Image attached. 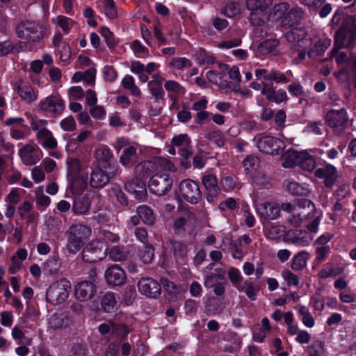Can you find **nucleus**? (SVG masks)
Returning a JSON list of instances; mask_svg holds the SVG:
<instances>
[{
	"mask_svg": "<svg viewBox=\"0 0 356 356\" xmlns=\"http://www.w3.org/2000/svg\"><path fill=\"white\" fill-rule=\"evenodd\" d=\"M175 170V165L170 160L162 157L145 161L135 168L136 173L140 177L152 175L149 181V189L159 196L165 195L171 189L173 179L168 172Z\"/></svg>",
	"mask_w": 356,
	"mask_h": 356,
	"instance_id": "1",
	"label": "nucleus"
},
{
	"mask_svg": "<svg viewBox=\"0 0 356 356\" xmlns=\"http://www.w3.org/2000/svg\"><path fill=\"white\" fill-rule=\"evenodd\" d=\"M15 31L17 37L24 40L21 45L29 51L37 50L50 34L48 24L40 21H23L17 25Z\"/></svg>",
	"mask_w": 356,
	"mask_h": 356,
	"instance_id": "2",
	"label": "nucleus"
},
{
	"mask_svg": "<svg viewBox=\"0 0 356 356\" xmlns=\"http://www.w3.org/2000/svg\"><path fill=\"white\" fill-rule=\"evenodd\" d=\"M281 209L290 214L288 221L294 227H298L304 220L314 217L316 212L314 204L307 199L298 200L293 203H283Z\"/></svg>",
	"mask_w": 356,
	"mask_h": 356,
	"instance_id": "3",
	"label": "nucleus"
},
{
	"mask_svg": "<svg viewBox=\"0 0 356 356\" xmlns=\"http://www.w3.org/2000/svg\"><path fill=\"white\" fill-rule=\"evenodd\" d=\"M67 250L71 254L80 250L91 234V229L82 224L72 225L67 232Z\"/></svg>",
	"mask_w": 356,
	"mask_h": 356,
	"instance_id": "4",
	"label": "nucleus"
},
{
	"mask_svg": "<svg viewBox=\"0 0 356 356\" xmlns=\"http://www.w3.org/2000/svg\"><path fill=\"white\" fill-rule=\"evenodd\" d=\"M71 288L70 282L65 278L54 282L47 290V302L54 305L63 303L68 298Z\"/></svg>",
	"mask_w": 356,
	"mask_h": 356,
	"instance_id": "5",
	"label": "nucleus"
},
{
	"mask_svg": "<svg viewBox=\"0 0 356 356\" xmlns=\"http://www.w3.org/2000/svg\"><path fill=\"white\" fill-rule=\"evenodd\" d=\"M348 26L339 28L335 33L334 44L339 49L353 48L356 45V24L355 19L346 21Z\"/></svg>",
	"mask_w": 356,
	"mask_h": 356,
	"instance_id": "6",
	"label": "nucleus"
},
{
	"mask_svg": "<svg viewBox=\"0 0 356 356\" xmlns=\"http://www.w3.org/2000/svg\"><path fill=\"white\" fill-rule=\"evenodd\" d=\"M107 253L105 243L100 241H92L82 251V259L88 263H95L103 259Z\"/></svg>",
	"mask_w": 356,
	"mask_h": 356,
	"instance_id": "7",
	"label": "nucleus"
},
{
	"mask_svg": "<svg viewBox=\"0 0 356 356\" xmlns=\"http://www.w3.org/2000/svg\"><path fill=\"white\" fill-rule=\"evenodd\" d=\"M255 140L259 151L267 154H279L284 147L282 140L271 136H260Z\"/></svg>",
	"mask_w": 356,
	"mask_h": 356,
	"instance_id": "8",
	"label": "nucleus"
},
{
	"mask_svg": "<svg viewBox=\"0 0 356 356\" xmlns=\"http://www.w3.org/2000/svg\"><path fill=\"white\" fill-rule=\"evenodd\" d=\"M40 108L51 117L60 115L65 109V102L58 95L47 96L39 102Z\"/></svg>",
	"mask_w": 356,
	"mask_h": 356,
	"instance_id": "9",
	"label": "nucleus"
},
{
	"mask_svg": "<svg viewBox=\"0 0 356 356\" xmlns=\"http://www.w3.org/2000/svg\"><path fill=\"white\" fill-rule=\"evenodd\" d=\"M181 196L188 202L197 203L202 197V193L197 182L191 179L183 180L179 184Z\"/></svg>",
	"mask_w": 356,
	"mask_h": 356,
	"instance_id": "10",
	"label": "nucleus"
},
{
	"mask_svg": "<svg viewBox=\"0 0 356 356\" xmlns=\"http://www.w3.org/2000/svg\"><path fill=\"white\" fill-rule=\"evenodd\" d=\"M325 122L328 126L336 131H342L348 124V113L344 108L339 110H330L325 118Z\"/></svg>",
	"mask_w": 356,
	"mask_h": 356,
	"instance_id": "11",
	"label": "nucleus"
},
{
	"mask_svg": "<svg viewBox=\"0 0 356 356\" xmlns=\"http://www.w3.org/2000/svg\"><path fill=\"white\" fill-rule=\"evenodd\" d=\"M97 291L96 285L91 281H81L74 286L75 298L80 302H86L91 300Z\"/></svg>",
	"mask_w": 356,
	"mask_h": 356,
	"instance_id": "12",
	"label": "nucleus"
},
{
	"mask_svg": "<svg viewBox=\"0 0 356 356\" xmlns=\"http://www.w3.org/2000/svg\"><path fill=\"white\" fill-rule=\"evenodd\" d=\"M118 170L115 169L111 172V177L102 168L97 166L93 168L90 175L89 184L93 188H102L110 181V179L117 175Z\"/></svg>",
	"mask_w": 356,
	"mask_h": 356,
	"instance_id": "13",
	"label": "nucleus"
},
{
	"mask_svg": "<svg viewBox=\"0 0 356 356\" xmlns=\"http://www.w3.org/2000/svg\"><path fill=\"white\" fill-rule=\"evenodd\" d=\"M139 291L149 298H155L161 294V286L156 280L152 277H143L138 282Z\"/></svg>",
	"mask_w": 356,
	"mask_h": 356,
	"instance_id": "14",
	"label": "nucleus"
},
{
	"mask_svg": "<svg viewBox=\"0 0 356 356\" xmlns=\"http://www.w3.org/2000/svg\"><path fill=\"white\" fill-rule=\"evenodd\" d=\"M22 163L26 165H32L38 163L41 159V152L39 147L31 144H26L19 151Z\"/></svg>",
	"mask_w": 356,
	"mask_h": 356,
	"instance_id": "15",
	"label": "nucleus"
},
{
	"mask_svg": "<svg viewBox=\"0 0 356 356\" xmlns=\"http://www.w3.org/2000/svg\"><path fill=\"white\" fill-rule=\"evenodd\" d=\"M315 176L318 179H323L325 186L331 188L337 180L338 172L334 165L326 164L315 171Z\"/></svg>",
	"mask_w": 356,
	"mask_h": 356,
	"instance_id": "16",
	"label": "nucleus"
},
{
	"mask_svg": "<svg viewBox=\"0 0 356 356\" xmlns=\"http://www.w3.org/2000/svg\"><path fill=\"white\" fill-rule=\"evenodd\" d=\"M202 182L206 190L207 201L210 203L213 202L214 199L220 194L216 177L212 174L204 175Z\"/></svg>",
	"mask_w": 356,
	"mask_h": 356,
	"instance_id": "17",
	"label": "nucleus"
},
{
	"mask_svg": "<svg viewBox=\"0 0 356 356\" xmlns=\"http://www.w3.org/2000/svg\"><path fill=\"white\" fill-rule=\"evenodd\" d=\"M104 276L107 283L113 286H121L127 279L124 270L118 265H113L108 268Z\"/></svg>",
	"mask_w": 356,
	"mask_h": 356,
	"instance_id": "18",
	"label": "nucleus"
},
{
	"mask_svg": "<svg viewBox=\"0 0 356 356\" xmlns=\"http://www.w3.org/2000/svg\"><path fill=\"white\" fill-rule=\"evenodd\" d=\"M72 318L67 313L54 314L49 319V328L53 330H64L73 325Z\"/></svg>",
	"mask_w": 356,
	"mask_h": 356,
	"instance_id": "19",
	"label": "nucleus"
},
{
	"mask_svg": "<svg viewBox=\"0 0 356 356\" xmlns=\"http://www.w3.org/2000/svg\"><path fill=\"white\" fill-rule=\"evenodd\" d=\"M261 94L264 95L268 101L273 102L276 104L286 102L288 99L287 94L284 90H275L272 84L269 85L268 83H264Z\"/></svg>",
	"mask_w": 356,
	"mask_h": 356,
	"instance_id": "20",
	"label": "nucleus"
},
{
	"mask_svg": "<svg viewBox=\"0 0 356 356\" xmlns=\"http://www.w3.org/2000/svg\"><path fill=\"white\" fill-rule=\"evenodd\" d=\"M286 237L291 243L302 247L309 245L314 238L313 235L306 230L289 232Z\"/></svg>",
	"mask_w": 356,
	"mask_h": 356,
	"instance_id": "21",
	"label": "nucleus"
},
{
	"mask_svg": "<svg viewBox=\"0 0 356 356\" xmlns=\"http://www.w3.org/2000/svg\"><path fill=\"white\" fill-rule=\"evenodd\" d=\"M304 13L301 8L295 7L288 10L280 22L282 26L291 28L298 24L303 17Z\"/></svg>",
	"mask_w": 356,
	"mask_h": 356,
	"instance_id": "22",
	"label": "nucleus"
},
{
	"mask_svg": "<svg viewBox=\"0 0 356 356\" xmlns=\"http://www.w3.org/2000/svg\"><path fill=\"white\" fill-rule=\"evenodd\" d=\"M67 176L72 177L74 176L87 174L85 170L88 168V164L76 157H70L66 161Z\"/></svg>",
	"mask_w": 356,
	"mask_h": 356,
	"instance_id": "23",
	"label": "nucleus"
},
{
	"mask_svg": "<svg viewBox=\"0 0 356 356\" xmlns=\"http://www.w3.org/2000/svg\"><path fill=\"white\" fill-rule=\"evenodd\" d=\"M307 31L304 28H295L289 31L285 35L286 40L291 43V47L299 44H309V42L306 39Z\"/></svg>",
	"mask_w": 356,
	"mask_h": 356,
	"instance_id": "24",
	"label": "nucleus"
},
{
	"mask_svg": "<svg viewBox=\"0 0 356 356\" xmlns=\"http://www.w3.org/2000/svg\"><path fill=\"white\" fill-rule=\"evenodd\" d=\"M95 158L99 165L106 168L111 165L112 161H113V154L107 146L100 145L95 152Z\"/></svg>",
	"mask_w": 356,
	"mask_h": 356,
	"instance_id": "25",
	"label": "nucleus"
},
{
	"mask_svg": "<svg viewBox=\"0 0 356 356\" xmlns=\"http://www.w3.org/2000/svg\"><path fill=\"white\" fill-rule=\"evenodd\" d=\"M257 211L261 217L266 220H274L279 216L280 208L276 203L265 202L257 207Z\"/></svg>",
	"mask_w": 356,
	"mask_h": 356,
	"instance_id": "26",
	"label": "nucleus"
},
{
	"mask_svg": "<svg viewBox=\"0 0 356 356\" xmlns=\"http://www.w3.org/2000/svg\"><path fill=\"white\" fill-rule=\"evenodd\" d=\"M137 161V148L133 145L124 147L119 159L120 163L126 168H130Z\"/></svg>",
	"mask_w": 356,
	"mask_h": 356,
	"instance_id": "27",
	"label": "nucleus"
},
{
	"mask_svg": "<svg viewBox=\"0 0 356 356\" xmlns=\"http://www.w3.org/2000/svg\"><path fill=\"white\" fill-rule=\"evenodd\" d=\"M91 202L87 195H79L74 197L72 204V211L76 215L89 213Z\"/></svg>",
	"mask_w": 356,
	"mask_h": 356,
	"instance_id": "28",
	"label": "nucleus"
},
{
	"mask_svg": "<svg viewBox=\"0 0 356 356\" xmlns=\"http://www.w3.org/2000/svg\"><path fill=\"white\" fill-rule=\"evenodd\" d=\"M35 137L38 143L45 149H54L57 147V140L48 129L37 132Z\"/></svg>",
	"mask_w": 356,
	"mask_h": 356,
	"instance_id": "29",
	"label": "nucleus"
},
{
	"mask_svg": "<svg viewBox=\"0 0 356 356\" xmlns=\"http://www.w3.org/2000/svg\"><path fill=\"white\" fill-rule=\"evenodd\" d=\"M126 190L132 193L136 199H141L146 195V185L140 179H134L125 184Z\"/></svg>",
	"mask_w": 356,
	"mask_h": 356,
	"instance_id": "30",
	"label": "nucleus"
},
{
	"mask_svg": "<svg viewBox=\"0 0 356 356\" xmlns=\"http://www.w3.org/2000/svg\"><path fill=\"white\" fill-rule=\"evenodd\" d=\"M102 309L106 313H114L119 307V298L112 292L106 293L101 299Z\"/></svg>",
	"mask_w": 356,
	"mask_h": 356,
	"instance_id": "31",
	"label": "nucleus"
},
{
	"mask_svg": "<svg viewBox=\"0 0 356 356\" xmlns=\"http://www.w3.org/2000/svg\"><path fill=\"white\" fill-rule=\"evenodd\" d=\"M164 79L159 74H155L152 79L148 82V88L151 95L156 99H163L164 97V90L162 88V83Z\"/></svg>",
	"mask_w": 356,
	"mask_h": 356,
	"instance_id": "32",
	"label": "nucleus"
},
{
	"mask_svg": "<svg viewBox=\"0 0 356 356\" xmlns=\"http://www.w3.org/2000/svg\"><path fill=\"white\" fill-rule=\"evenodd\" d=\"M330 44L331 40L327 37H323L314 43L313 47L308 51V56L312 58H316L322 56Z\"/></svg>",
	"mask_w": 356,
	"mask_h": 356,
	"instance_id": "33",
	"label": "nucleus"
},
{
	"mask_svg": "<svg viewBox=\"0 0 356 356\" xmlns=\"http://www.w3.org/2000/svg\"><path fill=\"white\" fill-rule=\"evenodd\" d=\"M71 181V190L74 194H80L88 188V173L69 177Z\"/></svg>",
	"mask_w": 356,
	"mask_h": 356,
	"instance_id": "34",
	"label": "nucleus"
},
{
	"mask_svg": "<svg viewBox=\"0 0 356 356\" xmlns=\"http://www.w3.org/2000/svg\"><path fill=\"white\" fill-rule=\"evenodd\" d=\"M97 5L108 18L114 19L118 17V8L113 0H99Z\"/></svg>",
	"mask_w": 356,
	"mask_h": 356,
	"instance_id": "35",
	"label": "nucleus"
},
{
	"mask_svg": "<svg viewBox=\"0 0 356 356\" xmlns=\"http://www.w3.org/2000/svg\"><path fill=\"white\" fill-rule=\"evenodd\" d=\"M164 88L168 93V97L173 102H176L178 97L184 95L186 92L184 88L174 80L165 81Z\"/></svg>",
	"mask_w": 356,
	"mask_h": 356,
	"instance_id": "36",
	"label": "nucleus"
},
{
	"mask_svg": "<svg viewBox=\"0 0 356 356\" xmlns=\"http://www.w3.org/2000/svg\"><path fill=\"white\" fill-rule=\"evenodd\" d=\"M298 316L303 325L309 328H312L315 325V319L309 312V308L305 305H298L295 307Z\"/></svg>",
	"mask_w": 356,
	"mask_h": 356,
	"instance_id": "37",
	"label": "nucleus"
},
{
	"mask_svg": "<svg viewBox=\"0 0 356 356\" xmlns=\"http://www.w3.org/2000/svg\"><path fill=\"white\" fill-rule=\"evenodd\" d=\"M17 92L21 98L29 104L35 102L38 98L37 93L28 83H21L17 88Z\"/></svg>",
	"mask_w": 356,
	"mask_h": 356,
	"instance_id": "38",
	"label": "nucleus"
},
{
	"mask_svg": "<svg viewBox=\"0 0 356 356\" xmlns=\"http://www.w3.org/2000/svg\"><path fill=\"white\" fill-rule=\"evenodd\" d=\"M300 155V152L288 149L282 156V166L287 168L298 165Z\"/></svg>",
	"mask_w": 356,
	"mask_h": 356,
	"instance_id": "39",
	"label": "nucleus"
},
{
	"mask_svg": "<svg viewBox=\"0 0 356 356\" xmlns=\"http://www.w3.org/2000/svg\"><path fill=\"white\" fill-rule=\"evenodd\" d=\"M316 163L314 157L305 152H300L298 165L304 170L312 172L316 167Z\"/></svg>",
	"mask_w": 356,
	"mask_h": 356,
	"instance_id": "40",
	"label": "nucleus"
},
{
	"mask_svg": "<svg viewBox=\"0 0 356 356\" xmlns=\"http://www.w3.org/2000/svg\"><path fill=\"white\" fill-rule=\"evenodd\" d=\"M170 249L177 261H184L187 254V247L185 244L179 241H172Z\"/></svg>",
	"mask_w": 356,
	"mask_h": 356,
	"instance_id": "41",
	"label": "nucleus"
},
{
	"mask_svg": "<svg viewBox=\"0 0 356 356\" xmlns=\"http://www.w3.org/2000/svg\"><path fill=\"white\" fill-rule=\"evenodd\" d=\"M288 191L293 195L306 196L309 194L311 190L309 185L291 181L287 185Z\"/></svg>",
	"mask_w": 356,
	"mask_h": 356,
	"instance_id": "42",
	"label": "nucleus"
},
{
	"mask_svg": "<svg viewBox=\"0 0 356 356\" xmlns=\"http://www.w3.org/2000/svg\"><path fill=\"white\" fill-rule=\"evenodd\" d=\"M309 254L305 251H300L293 256L291 263V268L294 270H301L307 266Z\"/></svg>",
	"mask_w": 356,
	"mask_h": 356,
	"instance_id": "43",
	"label": "nucleus"
},
{
	"mask_svg": "<svg viewBox=\"0 0 356 356\" xmlns=\"http://www.w3.org/2000/svg\"><path fill=\"white\" fill-rule=\"evenodd\" d=\"M141 220L146 225H152L155 222V216L152 209L147 205L139 206L136 209Z\"/></svg>",
	"mask_w": 356,
	"mask_h": 356,
	"instance_id": "44",
	"label": "nucleus"
},
{
	"mask_svg": "<svg viewBox=\"0 0 356 356\" xmlns=\"http://www.w3.org/2000/svg\"><path fill=\"white\" fill-rule=\"evenodd\" d=\"M271 3L272 0H246L248 8L253 12L264 13Z\"/></svg>",
	"mask_w": 356,
	"mask_h": 356,
	"instance_id": "45",
	"label": "nucleus"
},
{
	"mask_svg": "<svg viewBox=\"0 0 356 356\" xmlns=\"http://www.w3.org/2000/svg\"><path fill=\"white\" fill-rule=\"evenodd\" d=\"M61 266V262L58 256L53 255L49 257L43 264V270L46 273L55 274Z\"/></svg>",
	"mask_w": 356,
	"mask_h": 356,
	"instance_id": "46",
	"label": "nucleus"
},
{
	"mask_svg": "<svg viewBox=\"0 0 356 356\" xmlns=\"http://www.w3.org/2000/svg\"><path fill=\"white\" fill-rule=\"evenodd\" d=\"M348 18L355 19L353 16L346 15L342 11L337 10L334 13L330 21V26L332 29L339 26H340L339 28H345L348 26V25H346V21H348Z\"/></svg>",
	"mask_w": 356,
	"mask_h": 356,
	"instance_id": "47",
	"label": "nucleus"
},
{
	"mask_svg": "<svg viewBox=\"0 0 356 356\" xmlns=\"http://www.w3.org/2000/svg\"><path fill=\"white\" fill-rule=\"evenodd\" d=\"M121 84L124 89L129 90L131 94L136 97L141 95L140 88L135 84L134 79L131 75H126L122 80Z\"/></svg>",
	"mask_w": 356,
	"mask_h": 356,
	"instance_id": "48",
	"label": "nucleus"
},
{
	"mask_svg": "<svg viewBox=\"0 0 356 356\" xmlns=\"http://www.w3.org/2000/svg\"><path fill=\"white\" fill-rule=\"evenodd\" d=\"M35 194L36 197V204L39 209L43 210L47 208L50 202L51 199L49 196L43 193V187L39 186L35 188Z\"/></svg>",
	"mask_w": 356,
	"mask_h": 356,
	"instance_id": "49",
	"label": "nucleus"
},
{
	"mask_svg": "<svg viewBox=\"0 0 356 356\" xmlns=\"http://www.w3.org/2000/svg\"><path fill=\"white\" fill-rule=\"evenodd\" d=\"M51 21L52 23L60 27L65 33L70 31L74 24V21L72 19L63 15H58Z\"/></svg>",
	"mask_w": 356,
	"mask_h": 356,
	"instance_id": "50",
	"label": "nucleus"
},
{
	"mask_svg": "<svg viewBox=\"0 0 356 356\" xmlns=\"http://www.w3.org/2000/svg\"><path fill=\"white\" fill-rule=\"evenodd\" d=\"M237 289L244 292L250 300H255L257 299V289L252 282L245 280Z\"/></svg>",
	"mask_w": 356,
	"mask_h": 356,
	"instance_id": "51",
	"label": "nucleus"
},
{
	"mask_svg": "<svg viewBox=\"0 0 356 356\" xmlns=\"http://www.w3.org/2000/svg\"><path fill=\"white\" fill-rule=\"evenodd\" d=\"M28 118L30 120V128L33 131L40 132L43 130L47 129V125L48 124V121L43 119H39L38 117L29 115H28Z\"/></svg>",
	"mask_w": 356,
	"mask_h": 356,
	"instance_id": "52",
	"label": "nucleus"
},
{
	"mask_svg": "<svg viewBox=\"0 0 356 356\" xmlns=\"http://www.w3.org/2000/svg\"><path fill=\"white\" fill-rule=\"evenodd\" d=\"M140 260L145 264H150L154 257V248L151 244L145 245L138 253Z\"/></svg>",
	"mask_w": 356,
	"mask_h": 356,
	"instance_id": "53",
	"label": "nucleus"
},
{
	"mask_svg": "<svg viewBox=\"0 0 356 356\" xmlns=\"http://www.w3.org/2000/svg\"><path fill=\"white\" fill-rule=\"evenodd\" d=\"M108 255L111 260L120 261L127 258L128 252L124 250V247L117 245L111 249Z\"/></svg>",
	"mask_w": 356,
	"mask_h": 356,
	"instance_id": "54",
	"label": "nucleus"
},
{
	"mask_svg": "<svg viewBox=\"0 0 356 356\" xmlns=\"http://www.w3.org/2000/svg\"><path fill=\"white\" fill-rule=\"evenodd\" d=\"M289 8V5L287 3H280L274 6L273 10L270 13L271 17L274 20H280L285 15L286 11Z\"/></svg>",
	"mask_w": 356,
	"mask_h": 356,
	"instance_id": "55",
	"label": "nucleus"
},
{
	"mask_svg": "<svg viewBox=\"0 0 356 356\" xmlns=\"http://www.w3.org/2000/svg\"><path fill=\"white\" fill-rule=\"evenodd\" d=\"M62 225L61 219L56 216H48L45 220V225L53 233H57Z\"/></svg>",
	"mask_w": 356,
	"mask_h": 356,
	"instance_id": "56",
	"label": "nucleus"
},
{
	"mask_svg": "<svg viewBox=\"0 0 356 356\" xmlns=\"http://www.w3.org/2000/svg\"><path fill=\"white\" fill-rule=\"evenodd\" d=\"M285 231L284 226L277 225H271L266 229V236L271 240H277L280 238Z\"/></svg>",
	"mask_w": 356,
	"mask_h": 356,
	"instance_id": "57",
	"label": "nucleus"
},
{
	"mask_svg": "<svg viewBox=\"0 0 356 356\" xmlns=\"http://www.w3.org/2000/svg\"><path fill=\"white\" fill-rule=\"evenodd\" d=\"M238 208V204L233 197H228L221 201L218 204V209L220 211H234Z\"/></svg>",
	"mask_w": 356,
	"mask_h": 356,
	"instance_id": "58",
	"label": "nucleus"
},
{
	"mask_svg": "<svg viewBox=\"0 0 356 356\" xmlns=\"http://www.w3.org/2000/svg\"><path fill=\"white\" fill-rule=\"evenodd\" d=\"M100 33L109 48H114L115 47L118 42V39L115 38L114 34L107 27H102Z\"/></svg>",
	"mask_w": 356,
	"mask_h": 356,
	"instance_id": "59",
	"label": "nucleus"
},
{
	"mask_svg": "<svg viewBox=\"0 0 356 356\" xmlns=\"http://www.w3.org/2000/svg\"><path fill=\"white\" fill-rule=\"evenodd\" d=\"M259 160L257 156H248L243 162L245 171L247 173L252 172L257 169L259 165Z\"/></svg>",
	"mask_w": 356,
	"mask_h": 356,
	"instance_id": "60",
	"label": "nucleus"
},
{
	"mask_svg": "<svg viewBox=\"0 0 356 356\" xmlns=\"http://www.w3.org/2000/svg\"><path fill=\"white\" fill-rule=\"evenodd\" d=\"M309 304L314 309L322 311L325 307V298L321 294L316 293L312 296Z\"/></svg>",
	"mask_w": 356,
	"mask_h": 356,
	"instance_id": "61",
	"label": "nucleus"
},
{
	"mask_svg": "<svg viewBox=\"0 0 356 356\" xmlns=\"http://www.w3.org/2000/svg\"><path fill=\"white\" fill-rule=\"evenodd\" d=\"M279 44L277 40H267L261 42L259 46V50L261 53L266 54L275 50Z\"/></svg>",
	"mask_w": 356,
	"mask_h": 356,
	"instance_id": "62",
	"label": "nucleus"
},
{
	"mask_svg": "<svg viewBox=\"0 0 356 356\" xmlns=\"http://www.w3.org/2000/svg\"><path fill=\"white\" fill-rule=\"evenodd\" d=\"M268 81H274L277 83H286L289 82V79L282 72L277 70L270 69V74L268 75Z\"/></svg>",
	"mask_w": 356,
	"mask_h": 356,
	"instance_id": "63",
	"label": "nucleus"
},
{
	"mask_svg": "<svg viewBox=\"0 0 356 356\" xmlns=\"http://www.w3.org/2000/svg\"><path fill=\"white\" fill-rule=\"evenodd\" d=\"M282 278L287 282L289 286H298L299 284V277L293 273L289 269H284L282 271Z\"/></svg>",
	"mask_w": 356,
	"mask_h": 356,
	"instance_id": "64",
	"label": "nucleus"
}]
</instances>
